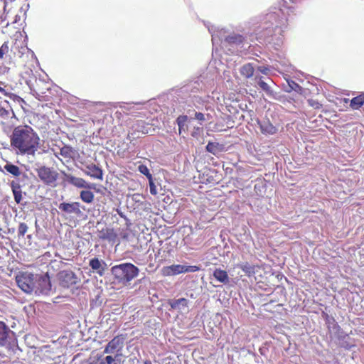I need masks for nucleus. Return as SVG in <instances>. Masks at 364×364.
<instances>
[{
	"mask_svg": "<svg viewBox=\"0 0 364 364\" xmlns=\"http://www.w3.org/2000/svg\"><path fill=\"white\" fill-rule=\"evenodd\" d=\"M39 137L29 126L16 127L11 136V145L21 154L34 155L38 150Z\"/></svg>",
	"mask_w": 364,
	"mask_h": 364,
	"instance_id": "nucleus-1",
	"label": "nucleus"
},
{
	"mask_svg": "<svg viewBox=\"0 0 364 364\" xmlns=\"http://www.w3.org/2000/svg\"><path fill=\"white\" fill-rule=\"evenodd\" d=\"M139 272V268L129 262L114 265L111 268L112 274L122 284L130 282L138 276Z\"/></svg>",
	"mask_w": 364,
	"mask_h": 364,
	"instance_id": "nucleus-2",
	"label": "nucleus"
},
{
	"mask_svg": "<svg viewBox=\"0 0 364 364\" xmlns=\"http://www.w3.org/2000/svg\"><path fill=\"white\" fill-rule=\"evenodd\" d=\"M278 14L270 13L267 14L265 21L260 25L259 30L257 31V38L262 40L264 42L269 43V38L276 32L279 26L277 22Z\"/></svg>",
	"mask_w": 364,
	"mask_h": 364,
	"instance_id": "nucleus-3",
	"label": "nucleus"
},
{
	"mask_svg": "<svg viewBox=\"0 0 364 364\" xmlns=\"http://www.w3.org/2000/svg\"><path fill=\"white\" fill-rule=\"evenodd\" d=\"M36 274L28 272H21L16 277L18 287L27 294H33Z\"/></svg>",
	"mask_w": 364,
	"mask_h": 364,
	"instance_id": "nucleus-4",
	"label": "nucleus"
},
{
	"mask_svg": "<svg viewBox=\"0 0 364 364\" xmlns=\"http://www.w3.org/2000/svg\"><path fill=\"white\" fill-rule=\"evenodd\" d=\"M17 343L15 333L4 322L0 321V346L8 348H14Z\"/></svg>",
	"mask_w": 364,
	"mask_h": 364,
	"instance_id": "nucleus-5",
	"label": "nucleus"
},
{
	"mask_svg": "<svg viewBox=\"0 0 364 364\" xmlns=\"http://www.w3.org/2000/svg\"><path fill=\"white\" fill-rule=\"evenodd\" d=\"M35 290L33 294L36 295H49L52 291V286L50 277L48 274H36L35 281Z\"/></svg>",
	"mask_w": 364,
	"mask_h": 364,
	"instance_id": "nucleus-6",
	"label": "nucleus"
},
{
	"mask_svg": "<svg viewBox=\"0 0 364 364\" xmlns=\"http://www.w3.org/2000/svg\"><path fill=\"white\" fill-rule=\"evenodd\" d=\"M37 173L40 179L46 185L53 187L56 186L58 173L55 170L46 166H41L37 169Z\"/></svg>",
	"mask_w": 364,
	"mask_h": 364,
	"instance_id": "nucleus-7",
	"label": "nucleus"
},
{
	"mask_svg": "<svg viewBox=\"0 0 364 364\" xmlns=\"http://www.w3.org/2000/svg\"><path fill=\"white\" fill-rule=\"evenodd\" d=\"M82 167L80 169L86 175L95 179L102 180L103 172L99 166L92 163H82Z\"/></svg>",
	"mask_w": 364,
	"mask_h": 364,
	"instance_id": "nucleus-8",
	"label": "nucleus"
},
{
	"mask_svg": "<svg viewBox=\"0 0 364 364\" xmlns=\"http://www.w3.org/2000/svg\"><path fill=\"white\" fill-rule=\"evenodd\" d=\"M124 347V338L121 336H115L105 346V353H122Z\"/></svg>",
	"mask_w": 364,
	"mask_h": 364,
	"instance_id": "nucleus-9",
	"label": "nucleus"
},
{
	"mask_svg": "<svg viewBox=\"0 0 364 364\" xmlns=\"http://www.w3.org/2000/svg\"><path fill=\"white\" fill-rule=\"evenodd\" d=\"M77 277L72 271L65 270L59 273L60 284L65 288L77 283Z\"/></svg>",
	"mask_w": 364,
	"mask_h": 364,
	"instance_id": "nucleus-10",
	"label": "nucleus"
},
{
	"mask_svg": "<svg viewBox=\"0 0 364 364\" xmlns=\"http://www.w3.org/2000/svg\"><path fill=\"white\" fill-rule=\"evenodd\" d=\"M58 208L60 210L67 214L80 215L81 213L80 203L77 202L62 203L58 205Z\"/></svg>",
	"mask_w": 364,
	"mask_h": 364,
	"instance_id": "nucleus-11",
	"label": "nucleus"
},
{
	"mask_svg": "<svg viewBox=\"0 0 364 364\" xmlns=\"http://www.w3.org/2000/svg\"><path fill=\"white\" fill-rule=\"evenodd\" d=\"M98 237L102 240L114 242L117 237V235L114 232V229L105 228H102L101 230H99Z\"/></svg>",
	"mask_w": 364,
	"mask_h": 364,
	"instance_id": "nucleus-12",
	"label": "nucleus"
},
{
	"mask_svg": "<svg viewBox=\"0 0 364 364\" xmlns=\"http://www.w3.org/2000/svg\"><path fill=\"white\" fill-rule=\"evenodd\" d=\"M67 178H68V181L70 184H72L77 188L91 189V188H94V186H95V184L88 183L83 178H77V177L70 175V176H68Z\"/></svg>",
	"mask_w": 364,
	"mask_h": 364,
	"instance_id": "nucleus-13",
	"label": "nucleus"
},
{
	"mask_svg": "<svg viewBox=\"0 0 364 364\" xmlns=\"http://www.w3.org/2000/svg\"><path fill=\"white\" fill-rule=\"evenodd\" d=\"M89 264L90 267L100 276L104 275L107 266L104 261L100 260L98 258L95 257L90 260Z\"/></svg>",
	"mask_w": 364,
	"mask_h": 364,
	"instance_id": "nucleus-14",
	"label": "nucleus"
},
{
	"mask_svg": "<svg viewBox=\"0 0 364 364\" xmlns=\"http://www.w3.org/2000/svg\"><path fill=\"white\" fill-rule=\"evenodd\" d=\"M188 300L185 298H180L178 299H169L168 304L171 306V309L183 311L188 307Z\"/></svg>",
	"mask_w": 364,
	"mask_h": 364,
	"instance_id": "nucleus-15",
	"label": "nucleus"
},
{
	"mask_svg": "<svg viewBox=\"0 0 364 364\" xmlns=\"http://www.w3.org/2000/svg\"><path fill=\"white\" fill-rule=\"evenodd\" d=\"M163 274L165 276H173L184 273V265L173 264L163 268Z\"/></svg>",
	"mask_w": 364,
	"mask_h": 364,
	"instance_id": "nucleus-16",
	"label": "nucleus"
},
{
	"mask_svg": "<svg viewBox=\"0 0 364 364\" xmlns=\"http://www.w3.org/2000/svg\"><path fill=\"white\" fill-rule=\"evenodd\" d=\"M14 200L16 203H20L23 199L21 186L19 183L18 179L13 180L10 183Z\"/></svg>",
	"mask_w": 364,
	"mask_h": 364,
	"instance_id": "nucleus-17",
	"label": "nucleus"
},
{
	"mask_svg": "<svg viewBox=\"0 0 364 364\" xmlns=\"http://www.w3.org/2000/svg\"><path fill=\"white\" fill-rule=\"evenodd\" d=\"M4 169L16 178H20L21 176L23 178L26 177V173H23L18 166L10 162H7L4 166Z\"/></svg>",
	"mask_w": 364,
	"mask_h": 364,
	"instance_id": "nucleus-18",
	"label": "nucleus"
},
{
	"mask_svg": "<svg viewBox=\"0 0 364 364\" xmlns=\"http://www.w3.org/2000/svg\"><path fill=\"white\" fill-rule=\"evenodd\" d=\"M213 276L220 283L227 284L230 282V277L228 272L220 268H216L213 273Z\"/></svg>",
	"mask_w": 364,
	"mask_h": 364,
	"instance_id": "nucleus-19",
	"label": "nucleus"
},
{
	"mask_svg": "<svg viewBox=\"0 0 364 364\" xmlns=\"http://www.w3.org/2000/svg\"><path fill=\"white\" fill-rule=\"evenodd\" d=\"M259 127L263 134H274L277 132V128L269 120L259 122Z\"/></svg>",
	"mask_w": 364,
	"mask_h": 364,
	"instance_id": "nucleus-20",
	"label": "nucleus"
},
{
	"mask_svg": "<svg viewBox=\"0 0 364 364\" xmlns=\"http://www.w3.org/2000/svg\"><path fill=\"white\" fill-rule=\"evenodd\" d=\"M257 80L258 86L268 95L269 97H275V93L272 89L271 86L262 80V77H256L255 78Z\"/></svg>",
	"mask_w": 364,
	"mask_h": 364,
	"instance_id": "nucleus-21",
	"label": "nucleus"
},
{
	"mask_svg": "<svg viewBox=\"0 0 364 364\" xmlns=\"http://www.w3.org/2000/svg\"><path fill=\"white\" fill-rule=\"evenodd\" d=\"M255 67L252 63L244 64L240 68V73L245 78H250L253 76Z\"/></svg>",
	"mask_w": 364,
	"mask_h": 364,
	"instance_id": "nucleus-22",
	"label": "nucleus"
},
{
	"mask_svg": "<svg viewBox=\"0 0 364 364\" xmlns=\"http://www.w3.org/2000/svg\"><path fill=\"white\" fill-rule=\"evenodd\" d=\"M236 267L240 268L247 276L252 277L255 274V266L248 262H242L236 264Z\"/></svg>",
	"mask_w": 364,
	"mask_h": 364,
	"instance_id": "nucleus-23",
	"label": "nucleus"
},
{
	"mask_svg": "<svg viewBox=\"0 0 364 364\" xmlns=\"http://www.w3.org/2000/svg\"><path fill=\"white\" fill-rule=\"evenodd\" d=\"M119 109L120 110L116 112V114L122 113L132 114L134 113L137 109H136L135 105L133 104L124 103L119 106Z\"/></svg>",
	"mask_w": 364,
	"mask_h": 364,
	"instance_id": "nucleus-24",
	"label": "nucleus"
},
{
	"mask_svg": "<svg viewBox=\"0 0 364 364\" xmlns=\"http://www.w3.org/2000/svg\"><path fill=\"white\" fill-rule=\"evenodd\" d=\"M122 357V353H115L114 356L107 355L104 360L107 364H122L124 362Z\"/></svg>",
	"mask_w": 364,
	"mask_h": 364,
	"instance_id": "nucleus-25",
	"label": "nucleus"
},
{
	"mask_svg": "<svg viewBox=\"0 0 364 364\" xmlns=\"http://www.w3.org/2000/svg\"><path fill=\"white\" fill-rule=\"evenodd\" d=\"M364 104V93L353 97L350 101V107L354 109H359Z\"/></svg>",
	"mask_w": 364,
	"mask_h": 364,
	"instance_id": "nucleus-26",
	"label": "nucleus"
},
{
	"mask_svg": "<svg viewBox=\"0 0 364 364\" xmlns=\"http://www.w3.org/2000/svg\"><path fill=\"white\" fill-rule=\"evenodd\" d=\"M81 200L86 203H91L94 200V193L90 191H82L80 192Z\"/></svg>",
	"mask_w": 364,
	"mask_h": 364,
	"instance_id": "nucleus-27",
	"label": "nucleus"
},
{
	"mask_svg": "<svg viewBox=\"0 0 364 364\" xmlns=\"http://www.w3.org/2000/svg\"><path fill=\"white\" fill-rule=\"evenodd\" d=\"M225 41L232 44H240L243 41V37L240 35L233 34L225 37Z\"/></svg>",
	"mask_w": 364,
	"mask_h": 364,
	"instance_id": "nucleus-28",
	"label": "nucleus"
},
{
	"mask_svg": "<svg viewBox=\"0 0 364 364\" xmlns=\"http://www.w3.org/2000/svg\"><path fill=\"white\" fill-rule=\"evenodd\" d=\"M60 154L65 158H71L72 154L73 153V149L72 147L68 146H64L60 149Z\"/></svg>",
	"mask_w": 364,
	"mask_h": 364,
	"instance_id": "nucleus-29",
	"label": "nucleus"
},
{
	"mask_svg": "<svg viewBox=\"0 0 364 364\" xmlns=\"http://www.w3.org/2000/svg\"><path fill=\"white\" fill-rule=\"evenodd\" d=\"M288 85H289V89L286 90L288 92H290L292 90H294L296 92H301V90H302L301 87L292 80L288 82Z\"/></svg>",
	"mask_w": 364,
	"mask_h": 364,
	"instance_id": "nucleus-30",
	"label": "nucleus"
},
{
	"mask_svg": "<svg viewBox=\"0 0 364 364\" xmlns=\"http://www.w3.org/2000/svg\"><path fill=\"white\" fill-rule=\"evenodd\" d=\"M207 151L215 155L218 152V144L213 142H208L206 146Z\"/></svg>",
	"mask_w": 364,
	"mask_h": 364,
	"instance_id": "nucleus-31",
	"label": "nucleus"
},
{
	"mask_svg": "<svg viewBox=\"0 0 364 364\" xmlns=\"http://www.w3.org/2000/svg\"><path fill=\"white\" fill-rule=\"evenodd\" d=\"M138 170L141 174L146 176L148 179H151L152 178V175L150 173L149 169L146 165H139Z\"/></svg>",
	"mask_w": 364,
	"mask_h": 364,
	"instance_id": "nucleus-32",
	"label": "nucleus"
},
{
	"mask_svg": "<svg viewBox=\"0 0 364 364\" xmlns=\"http://www.w3.org/2000/svg\"><path fill=\"white\" fill-rule=\"evenodd\" d=\"M188 117L186 115H181L177 118V124L179 127V132L181 133V129H183L185 124L187 121Z\"/></svg>",
	"mask_w": 364,
	"mask_h": 364,
	"instance_id": "nucleus-33",
	"label": "nucleus"
},
{
	"mask_svg": "<svg viewBox=\"0 0 364 364\" xmlns=\"http://www.w3.org/2000/svg\"><path fill=\"white\" fill-rule=\"evenodd\" d=\"M28 227L24 223H21L18 228V235L20 237H23L28 231Z\"/></svg>",
	"mask_w": 364,
	"mask_h": 364,
	"instance_id": "nucleus-34",
	"label": "nucleus"
},
{
	"mask_svg": "<svg viewBox=\"0 0 364 364\" xmlns=\"http://www.w3.org/2000/svg\"><path fill=\"white\" fill-rule=\"evenodd\" d=\"M149 180V188H150V193L151 194L155 196L157 194V190H156V187L153 181V178H151V179H148Z\"/></svg>",
	"mask_w": 364,
	"mask_h": 364,
	"instance_id": "nucleus-35",
	"label": "nucleus"
},
{
	"mask_svg": "<svg viewBox=\"0 0 364 364\" xmlns=\"http://www.w3.org/2000/svg\"><path fill=\"white\" fill-rule=\"evenodd\" d=\"M9 51V45L7 42H4L0 48V58L4 57V55Z\"/></svg>",
	"mask_w": 364,
	"mask_h": 364,
	"instance_id": "nucleus-36",
	"label": "nucleus"
},
{
	"mask_svg": "<svg viewBox=\"0 0 364 364\" xmlns=\"http://www.w3.org/2000/svg\"><path fill=\"white\" fill-rule=\"evenodd\" d=\"M200 269L197 266H186L184 265V273L186 272H195Z\"/></svg>",
	"mask_w": 364,
	"mask_h": 364,
	"instance_id": "nucleus-37",
	"label": "nucleus"
},
{
	"mask_svg": "<svg viewBox=\"0 0 364 364\" xmlns=\"http://www.w3.org/2000/svg\"><path fill=\"white\" fill-rule=\"evenodd\" d=\"M257 69L258 71L264 75H267L269 72V68L264 65L258 66Z\"/></svg>",
	"mask_w": 364,
	"mask_h": 364,
	"instance_id": "nucleus-38",
	"label": "nucleus"
},
{
	"mask_svg": "<svg viewBox=\"0 0 364 364\" xmlns=\"http://www.w3.org/2000/svg\"><path fill=\"white\" fill-rule=\"evenodd\" d=\"M13 100L15 102H17L20 105L25 103V101L21 97L15 95H13Z\"/></svg>",
	"mask_w": 364,
	"mask_h": 364,
	"instance_id": "nucleus-39",
	"label": "nucleus"
},
{
	"mask_svg": "<svg viewBox=\"0 0 364 364\" xmlns=\"http://www.w3.org/2000/svg\"><path fill=\"white\" fill-rule=\"evenodd\" d=\"M195 118L196 119H198V121H204L205 119L204 114L203 113H200V112H196L195 113Z\"/></svg>",
	"mask_w": 364,
	"mask_h": 364,
	"instance_id": "nucleus-40",
	"label": "nucleus"
},
{
	"mask_svg": "<svg viewBox=\"0 0 364 364\" xmlns=\"http://www.w3.org/2000/svg\"><path fill=\"white\" fill-rule=\"evenodd\" d=\"M216 38V34L215 33H212V41L214 43Z\"/></svg>",
	"mask_w": 364,
	"mask_h": 364,
	"instance_id": "nucleus-41",
	"label": "nucleus"
},
{
	"mask_svg": "<svg viewBox=\"0 0 364 364\" xmlns=\"http://www.w3.org/2000/svg\"><path fill=\"white\" fill-rule=\"evenodd\" d=\"M144 364H152L151 362L149 360H146L144 362Z\"/></svg>",
	"mask_w": 364,
	"mask_h": 364,
	"instance_id": "nucleus-42",
	"label": "nucleus"
},
{
	"mask_svg": "<svg viewBox=\"0 0 364 364\" xmlns=\"http://www.w3.org/2000/svg\"><path fill=\"white\" fill-rule=\"evenodd\" d=\"M209 31L212 33V30L210 28H208Z\"/></svg>",
	"mask_w": 364,
	"mask_h": 364,
	"instance_id": "nucleus-43",
	"label": "nucleus"
}]
</instances>
